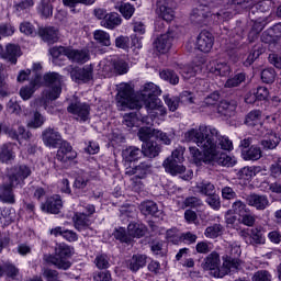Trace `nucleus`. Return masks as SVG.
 <instances>
[{
	"label": "nucleus",
	"mask_w": 281,
	"mask_h": 281,
	"mask_svg": "<svg viewBox=\"0 0 281 281\" xmlns=\"http://www.w3.org/2000/svg\"><path fill=\"white\" fill-rule=\"evenodd\" d=\"M15 29L12 24L10 23H1L0 24V41L1 36H12L14 34Z\"/></svg>",
	"instance_id": "obj_60"
},
{
	"label": "nucleus",
	"mask_w": 281,
	"mask_h": 281,
	"mask_svg": "<svg viewBox=\"0 0 281 281\" xmlns=\"http://www.w3.org/2000/svg\"><path fill=\"white\" fill-rule=\"evenodd\" d=\"M156 14L159 16V19H162V21H167V23L175 20V10L168 7L166 2L157 3Z\"/></svg>",
	"instance_id": "obj_22"
},
{
	"label": "nucleus",
	"mask_w": 281,
	"mask_h": 281,
	"mask_svg": "<svg viewBox=\"0 0 281 281\" xmlns=\"http://www.w3.org/2000/svg\"><path fill=\"white\" fill-rule=\"evenodd\" d=\"M139 210L142 214H144L145 216H148L150 214L155 215L157 212H159V209L157 207V203H155L154 201H146L140 203Z\"/></svg>",
	"instance_id": "obj_40"
},
{
	"label": "nucleus",
	"mask_w": 281,
	"mask_h": 281,
	"mask_svg": "<svg viewBox=\"0 0 281 281\" xmlns=\"http://www.w3.org/2000/svg\"><path fill=\"white\" fill-rule=\"evenodd\" d=\"M120 12L124 16V19H131L133 14H135V7L131 3H123L120 7Z\"/></svg>",
	"instance_id": "obj_58"
},
{
	"label": "nucleus",
	"mask_w": 281,
	"mask_h": 281,
	"mask_svg": "<svg viewBox=\"0 0 281 281\" xmlns=\"http://www.w3.org/2000/svg\"><path fill=\"white\" fill-rule=\"evenodd\" d=\"M150 168H153L150 162L143 161L134 168L132 167L127 168L126 175H128L130 177H133L134 175L136 179H146V177L150 175Z\"/></svg>",
	"instance_id": "obj_17"
},
{
	"label": "nucleus",
	"mask_w": 281,
	"mask_h": 281,
	"mask_svg": "<svg viewBox=\"0 0 281 281\" xmlns=\"http://www.w3.org/2000/svg\"><path fill=\"white\" fill-rule=\"evenodd\" d=\"M267 243V239L265 238V235L262 234L261 228H251L250 231V245H265Z\"/></svg>",
	"instance_id": "obj_39"
},
{
	"label": "nucleus",
	"mask_w": 281,
	"mask_h": 281,
	"mask_svg": "<svg viewBox=\"0 0 281 281\" xmlns=\"http://www.w3.org/2000/svg\"><path fill=\"white\" fill-rule=\"evenodd\" d=\"M210 16H212L213 21L216 23H223V21L232 19V12L221 10L216 13H212L210 7L206 4H199L191 12V21H193V23H198L199 25L205 23V19H209Z\"/></svg>",
	"instance_id": "obj_4"
},
{
	"label": "nucleus",
	"mask_w": 281,
	"mask_h": 281,
	"mask_svg": "<svg viewBox=\"0 0 281 281\" xmlns=\"http://www.w3.org/2000/svg\"><path fill=\"white\" fill-rule=\"evenodd\" d=\"M223 234V225L214 224L212 226L206 227L204 232V236L206 238H218Z\"/></svg>",
	"instance_id": "obj_47"
},
{
	"label": "nucleus",
	"mask_w": 281,
	"mask_h": 281,
	"mask_svg": "<svg viewBox=\"0 0 281 281\" xmlns=\"http://www.w3.org/2000/svg\"><path fill=\"white\" fill-rule=\"evenodd\" d=\"M14 151L12 150V144H3L0 147V161L2 164H10L14 160Z\"/></svg>",
	"instance_id": "obj_33"
},
{
	"label": "nucleus",
	"mask_w": 281,
	"mask_h": 281,
	"mask_svg": "<svg viewBox=\"0 0 281 281\" xmlns=\"http://www.w3.org/2000/svg\"><path fill=\"white\" fill-rule=\"evenodd\" d=\"M199 71H201V66L188 65L181 68L180 74L184 80H190V78H194Z\"/></svg>",
	"instance_id": "obj_38"
},
{
	"label": "nucleus",
	"mask_w": 281,
	"mask_h": 281,
	"mask_svg": "<svg viewBox=\"0 0 281 281\" xmlns=\"http://www.w3.org/2000/svg\"><path fill=\"white\" fill-rule=\"evenodd\" d=\"M91 108L87 103H79L72 106V115L78 122H87Z\"/></svg>",
	"instance_id": "obj_24"
},
{
	"label": "nucleus",
	"mask_w": 281,
	"mask_h": 281,
	"mask_svg": "<svg viewBox=\"0 0 281 281\" xmlns=\"http://www.w3.org/2000/svg\"><path fill=\"white\" fill-rule=\"evenodd\" d=\"M88 183H89V175H87V172L80 170L75 175L74 188H77L78 190H82L87 188Z\"/></svg>",
	"instance_id": "obj_36"
},
{
	"label": "nucleus",
	"mask_w": 281,
	"mask_h": 281,
	"mask_svg": "<svg viewBox=\"0 0 281 281\" xmlns=\"http://www.w3.org/2000/svg\"><path fill=\"white\" fill-rule=\"evenodd\" d=\"M90 58L89 50H72L71 60L72 63H78L79 65H85Z\"/></svg>",
	"instance_id": "obj_44"
},
{
	"label": "nucleus",
	"mask_w": 281,
	"mask_h": 281,
	"mask_svg": "<svg viewBox=\"0 0 281 281\" xmlns=\"http://www.w3.org/2000/svg\"><path fill=\"white\" fill-rule=\"evenodd\" d=\"M43 276L46 281H59L58 280V271L52 270L49 268L44 269Z\"/></svg>",
	"instance_id": "obj_63"
},
{
	"label": "nucleus",
	"mask_w": 281,
	"mask_h": 281,
	"mask_svg": "<svg viewBox=\"0 0 281 281\" xmlns=\"http://www.w3.org/2000/svg\"><path fill=\"white\" fill-rule=\"evenodd\" d=\"M38 34L44 43H48V45L58 42V30H56V27L46 26L44 29H40Z\"/></svg>",
	"instance_id": "obj_23"
},
{
	"label": "nucleus",
	"mask_w": 281,
	"mask_h": 281,
	"mask_svg": "<svg viewBox=\"0 0 281 281\" xmlns=\"http://www.w3.org/2000/svg\"><path fill=\"white\" fill-rule=\"evenodd\" d=\"M157 133V130L153 127H140L138 130V139L140 142H145V144H148L149 139H153Z\"/></svg>",
	"instance_id": "obj_42"
},
{
	"label": "nucleus",
	"mask_w": 281,
	"mask_h": 281,
	"mask_svg": "<svg viewBox=\"0 0 281 281\" xmlns=\"http://www.w3.org/2000/svg\"><path fill=\"white\" fill-rule=\"evenodd\" d=\"M69 254H71V248L65 244H61L55 249V256L49 255L46 257V262L55 265V267L58 269L67 270L70 267L69 261H67Z\"/></svg>",
	"instance_id": "obj_8"
},
{
	"label": "nucleus",
	"mask_w": 281,
	"mask_h": 281,
	"mask_svg": "<svg viewBox=\"0 0 281 281\" xmlns=\"http://www.w3.org/2000/svg\"><path fill=\"white\" fill-rule=\"evenodd\" d=\"M161 90L150 82L143 86L139 93L128 83H122L119 88L117 104L121 109H142L145 105L151 117H164L167 113L161 99Z\"/></svg>",
	"instance_id": "obj_2"
},
{
	"label": "nucleus",
	"mask_w": 281,
	"mask_h": 281,
	"mask_svg": "<svg viewBox=\"0 0 281 281\" xmlns=\"http://www.w3.org/2000/svg\"><path fill=\"white\" fill-rule=\"evenodd\" d=\"M102 27L106 30H115L119 25H122V18L116 12L109 13L104 20L101 21Z\"/></svg>",
	"instance_id": "obj_27"
},
{
	"label": "nucleus",
	"mask_w": 281,
	"mask_h": 281,
	"mask_svg": "<svg viewBox=\"0 0 281 281\" xmlns=\"http://www.w3.org/2000/svg\"><path fill=\"white\" fill-rule=\"evenodd\" d=\"M195 47L200 52L207 54V52H211L212 47H214V35H212L210 31H202L198 35Z\"/></svg>",
	"instance_id": "obj_11"
},
{
	"label": "nucleus",
	"mask_w": 281,
	"mask_h": 281,
	"mask_svg": "<svg viewBox=\"0 0 281 281\" xmlns=\"http://www.w3.org/2000/svg\"><path fill=\"white\" fill-rule=\"evenodd\" d=\"M93 38L99 43V45H102L103 47H110L111 45V35L106 33V31L103 30H97L93 33Z\"/></svg>",
	"instance_id": "obj_35"
},
{
	"label": "nucleus",
	"mask_w": 281,
	"mask_h": 281,
	"mask_svg": "<svg viewBox=\"0 0 281 281\" xmlns=\"http://www.w3.org/2000/svg\"><path fill=\"white\" fill-rule=\"evenodd\" d=\"M245 74L239 72L237 75H235L234 77H231L226 80L224 87L226 89H234V87H240V85H243V82H245Z\"/></svg>",
	"instance_id": "obj_43"
},
{
	"label": "nucleus",
	"mask_w": 281,
	"mask_h": 281,
	"mask_svg": "<svg viewBox=\"0 0 281 281\" xmlns=\"http://www.w3.org/2000/svg\"><path fill=\"white\" fill-rule=\"evenodd\" d=\"M252 281H271V274L267 270H259L252 276Z\"/></svg>",
	"instance_id": "obj_62"
},
{
	"label": "nucleus",
	"mask_w": 281,
	"mask_h": 281,
	"mask_svg": "<svg viewBox=\"0 0 281 281\" xmlns=\"http://www.w3.org/2000/svg\"><path fill=\"white\" fill-rule=\"evenodd\" d=\"M261 80L267 85H271L276 80V70L273 68L263 69L261 71Z\"/></svg>",
	"instance_id": "obj_57"
},
{
	"label": "nucleus",
	"mask_w": 281,
	"mask_h": 281,
	"mask_svg": "<svg viewBox=\"0 0 281 281\" xmlns=\"http://www.w3.org/2000/svg\"><path fill=\"white\" fill-rule=\"evenodd\" d=\"M223 260L222 271L226 272V276L229 271H236L240 267V260L236 257H224Z\"/></svg>",
	"instance_id": "obj_34"
},
{
	"label": "nucleus",
	"mask_w": 281,
	"mask_h": 281,
	"mask_svg": "<svg viewBox=\"0 0 281 281\" xmlns=\"http://www.w3.org/2000/svg\"><path fill=\"white\" fill-rule=\"evenodd\" d=\"M206 69L210 74L214 76H229L232 74V67L225 61L212 60L207 64Z\"/></svg>",
	"instance_id": "obj_13"
},
{
	"label": "nucleus",
	"mask_w": 281,
	"mask_h": 281,
	"mask_svg": "<svg viewBox=\"0 0 281 281\" xmlns=\"http://www.w3.org/2000/svg\"><path fill=\"white\" fill-rule=\"evenodd\" d=\"M94 281H111V272L109 271H99L93 273Z\"/></svg>",
	"instance_id": "obj_64"
},
{
	"label": "nucleus",
	"mask_w": 281,
	"mask_h": 281,
	"mask_svg": "<svg viewBox=\"0 0 281 281\" xmlns=\"http://www.w3.org/2000/svg\"><path fill=\"white\" fill-rule=\"evenodd\" d=\"M45 124V116L40 112H34L33 116L27 123L29 128H41Z\"/></svg>",
	"instance_id": "obj_48"
},
{
	"label": "nucleus",
	"mask_w": 281,
	"mask_h": 281,
	"mask_svg": "<svg viewBox=\"0 0 281 281\" xmlns=\"http://www.w3.org/2000/svg\"><path fill=\"white\" fill-rule=\"evenodd\" d=\"M269 173L272 179H281V159L279 158L269 167Z\"/></svg>",
	"instance_id": "obj_53"
},
{
	"label": "nucleus",
	"mask_w": 281,
	"mask_h": 281,
	"mask_svg": "<svg viewBox=\"0 0 281 281\" xmlns=\"http://www.w3.org/2000/svg\"><path fill=\"white\" fill-rule=\"evenodd\" d=\"M172 41H175V33L170 31L160 35L155 42L157 52L160 54H168L170 47H172Z\"/></svg>",
	"instance_id": "obj_14"
},
{
	"label": "nucleus",
	"mask_w": 281,
	"mask_h": 281,
	"mask_svg": "<svg viewBox=\"0 0 281 281\" xmlns=\"http://www.w3.org/2000/svg\"><path fill=\"white\" fill-rule=\"evenodd\" d=\"M262 157V149L258 146H251L248 150L244 151V159L248 161H258Z\"/></svg>",
	"instance_id": "obj_41"
},
{
	"label": "nucleus",
	"mask_w": 281,
	"mask_h": 281,
	"mask_svg": "<svg viewBox=\"0 0 281 281\" xmlns=\"http://www.w3.org/2000/svg\"><path fill=\"white\" fill-rule=\"evenodd\" d=\"M165 104H167L169 111H177L179 109V98L165 95Z\"/></svg>",
	"instance_id": "obj_61"
},
{
	"label": "nucleus",
	"mask_w": 281,
	"mask_h": 281,
	"mask_svg": "<svg viewBox=\"0 0 281 281\" xmlns=\"http://www.w3.org/2000/svg\"><path fill=\"white\" fill-rule=\"evenodd\" d=\"M137 122H139V119H137V114L136 113H130V114H125L123 116V124H125V126H127V128H133V126H135L137 124Z\"/></svg>",
	"instance_id": "obj_59"
},
{
	"label": "nucleus",
	"mask_w": 281,
	"mask_h": 281,
	"mask_svg": "<svg viewBox=\"0 0 281 281\" xmlns=\"http://www.w3.org/2000/svg\"><path fill=\"white\" fill-rule=\"evenodd\" d=\"M44 85L48 87V90L44 92L45 100H58L63 88L60 87V75L58 72H47L43 77Z\"/></svg>",
	"instance_id": "obj_6"
},
{
	"label": "nucleus",
	"mask_w": 281,
	"mask_h": 281,
	"mask_svg": "<svg viewBox=\"0 0 281 281\" xmlns=\"http://www.w3.org/2000/svg\"><path fill=\"white\" fill-rule=\"evenodd\" d=\"M41 80H43V78L41 75L36 74L34 79L31 80L27 86H24L20 89V97L22 100H30L32 95H34L36 89H38L42 85Z\"/></svg>",
	"instance_id": "obj_16"
},
{
	"label": "nucleus",
	"mask_w": 281,
	"mask_h": 281,
	"mask_svg": "<svg viewBox=\"0 0 281 281\" xmlns=\"http://www.w3.org/2000/svg\"><path fill=\"white\" fill-rule=\"evenodd\" d=\"M160 78H162V80H167L170 85H179V76L172 70H162L160 72Z\"/></svg>",
	"instance_id": "obj_51"
},
{
	"label": "nucleus",
	"mask_w": 281,
	"mask_h": 281,
	"mask_svg": "<svg viewBox=\"0 0 281 281\" xmlns=\"http://www.w3.org/2000/svg\"><path fill=\"white\" fill-rule=\"evenodd\" d=\"M72 79L78 85H85L93 80V67L85 66L83 68H77L72 70Z\"/></svg>",
	"instance_id": "obj_15"
},
{
	"label": "nucleus",
	"mask_w": 281,
	"mask_h": 281,
	"mask_svg": "<svg viewBox=\"0 0 281 281\" xmlns=\"http://www.w3.org/2000/svg\"><path fill=\"white\" fill-rule=\"evenodd\" d=\"M214 137L218 140L221 147H218ZM184 139L186 142H193L198 146L189 147L191 160L195 166H203V164L234 166L232 157L221 151V148L222 150H234V143L227 136H218L216 127L200 125L199 128H191L184 133Z\"/></svg>",
	"instance_id": "obj_1"
},
{
	"label": "nucleus",
	"mask_w": 281,
	"mask_h": 281,
	"mask_svg": "<svg viewBox=\"0 0 281 281\" xmlns=\"http://www.w3.org/2000/svg\"><path fill=\"white\" fill-rule=\"evenodd\" d=\"M183 161H186L183 151L175 149L171 156L164 160L162 167L165 168V171L168 172V175H171V177H177V175H183V172H186V166H183Z\"/></svg>",
	"instance_id": "obj_5"
},
{
	"label": "nucleus",
	"mask_w": 281,
	"mask_h": 281,
	"mask_svg": "<svg viewBox=\"0 0 281 281\" xmlns=\"http://www.w3.org/2000/svg\"><path fill=\"white\" fill-rule=\"evenodd\" d=\"M49 54L53 58L54 65H60L58 63V58L63 59L68 58V60H71V48L65 47V46H54L49 48Z\"/></svg>",
	"instance_id": "obj_19"
},
{
	"label": "nucleus",
	"mask_w": 281,
	"mask_h": 281,
	"mask_svg": "<svg viewBox=\"0 0 281 281\" xmlns=\"http://www.w3.org/2000/svg\"><path fill=\"white\" fill-rule=\"evenodd\" d=\"M281 36V24L274 25L272 29L265 31L261 35L262 43H276Z\"/></svg>",
	"instance_id": "obj_29"
},
{
	"label": "nucleus",
	"mask_w": 281,
	"mask_h": 281,
	"mask_svg": "<svg viewBox=\"0 0 281 281\" xmlns=\"http://www.w3.org/2000/svg\"><path fill=\"white\" fill-rule=\"evenodd\" d=\"M263 137L267 138L261 140V146L267 150H273V148H277L278 144H280V136L273 133V130H266Z\"/></svg>",
	"instance_id": "obj_21"
},
{
	"label": "nucleus",
	"mask_w": 281,
	"mask_h": 281,
	"mask_svg": "<svg viewBox=\"0 0 281 281\" xmlns=\"http://www.w3.org/2000/svg\"><path fill=\"white\" fill-rule=\"evenodd\" d=\"M122 157L128 164L132 161H139L144 157V150L136 146H130L122 151Z\"/></svg>",
	"instance_id": "obj_20"
},
{
	"label": "nucleus",
	"mask_w": 281,
	"mask_h": 281,
	"mask_svg": "<svg viewBox=\"0 0 281 281\" xmlns=\"http://www.w3.org/2000/svg\"><path fill=\"white\" fill-rule=\"evenodd\" d=\"M247 126H260L262 127V112L260 110L250 111L245 120Z\"/></svg>",
	"instance_id": "obj_31"
},
{
	"label": "nucleus",
	"mask_w": 281,
	"mask_h": 281,
	"mask_svg": "<svg viewBox=\"0 0 281 281\" xmlns=\"http://www.w3.org/2000/svg\"><path fill=\"white\" fill-rule=\"evenodd\" d=\"M41 210L47 214H60V210H63V200L60 199V195L48 198L45 203H42Z\"/></svg>",
	"instance_id": "obj_12"
},
{
	"label": "nucleus",
	"mask_w": 281,
	"mask_h": 281,
	"mask_svg": "<svg viewBox=\"0 0 281 281\" xmlns=\"http://www.w3.org/2000/svg\"><path fill=\"white\" fill-rule=\"evenodd\" d=\"M42 140L48 148H59L57 159L67 164L71 159V145L63 140V135L55 128L47 127L42 132Z\"/></svg>",
	"instance_id": "obj_3"
},
{
	"label": "nucleus",
	"mask_w": 281,
	"mask_h": 281,
	"mask_svg": "<svg viewBox=\"0 0 281 281\" xmlns=\"http://www.w3.org/2000/svg\"><path fill=\"white\" fill-rule=\"evenodd\" d=\"M112 67L114 74H117V76H124V74H128V64L124 61V59L115 60Z\"/></svg>",
	"instance_id": "obj_49"
},
{
	"label": "nucleus",
	"mask_w": 281,
	"mask_h": 281,
	"mask_svg": "<svg viewBox=\"0 0 281 281\" xmlns=\"http://www.w3.org/2000/svg\"><path fill=\"white\" fill-rule=\"evenodd\" d=\"M240 254L243 250H240V245L236 243L229 244L226 248V258H240Z\"/></svg>",
	"instance_id": "obj_52"
},
{
	"label": "nucleus",
	"mask_w": 281,
	"mask_h": 281,
	"mask_svg": "<svg viewBox=\"0 0 281 281\" xmlns=\"http://www.w3.org/2000/svg\"><path fill=\"white\" fill-rule=\"evenodd\" d=\"M159 150L160 149L157 143L150 142L143 145V155L145 157H149V159H154V157H157V155H159Z\"/></svg>",
	"instance_id": "obj_37"
},
{
	"label": "nucleus",
	"mask_w": 281,
	"mask_h": 281,
	"mask_svg": "<svg viewBox=\"0 0 281 281\" xmlns=\"http://www.w3.org/2000/svg\"><path fill=\"white\" fill-rule=\"evenodd\" d=\"M16 189H19V187L13 186L10 180L0 184V201L9 205H14V203H16L14 190Z\"/></svg>",
	"instance_id": "obj_10"
},
{
	"label": "nucleus",
	"mask_w": 281,
	"mask_h": 281,
	"mask_svg": "<svg viewBox=\"0 0 281 281\" xmlns=\"http://www.w3.org/2000/svg\"><path fill=\"white\" fill-rule=\"evenodd\" d=\"M29 177H32V167L22 164L12 167L7 179L8 181H11L12 186L21 189L25 186V179Z\"/></svg>",
	"instance_id": "obj_7"
},
{
	"label": "nucleus",
	"mask_w": 281,
	"mask_h": 281,
	"mask_svg": "<svg viewBox=\"0 0 281 281\" xmlns=\"http://www.w3.org/2000/svg\"><path fill=\"white\" fill-rule=\"evenodd\" d=\"M37 14L42 16V19H49L54 14V4H52V0H40L37 3Z\"/></svg>",
	"instance_id": "obj_28"
},
{
	"label": "nucleus",
	"mask_w": 281,
	"mask_h": 281,
	"mask_svg": "<svg viewBox=\"0 0 281 281\" xmlns=\"http://www.w3.org/2000/svg\"><path fill=\"white\" fill-rule=\"evenodd\" d=\"M247 204L250 205V207H255V210L263 211L269 207L270 202L267 195L250 194L247 198Z\"/></svg>",
	"instance_id": "obj_18"
},
{
	"label": "nucleus",
	"mask_w": 281,
	"mask_h": 281,
	"mask_svg": "<svg viewBox=\"0 0 281 281\" xmlns=\"http://www.w3.org/2000/svg\"><path fill=\"white\" fill-rule=\"evenodd\" d=\"M21 56V47L14 44L7 45L5 53L2 58L9 60L12 65H16L18 58Z\"/></svg>",
	"instance_id": "obj_25"
},
{
	"label": "nucleus",
	"mask_w": 281,
	"mask_h": 281,
	"mask_svg": "<svg viewBox=\"0 0 281 281\" xmlns=\"http://www.w3.org/2000/svg\"><path fill=\"white\" fill-rule=\"evenodd\" d=\"M233 214H238V216H243V214H247V204L245 202L237 200L232 204Z\"/></svg>",
	"instance_id": "obj_55"
},
{
	"label": "nucleus",
	"mask_w": 281,
	"mask_h": 281,
	"mask_svg": "<svg viewBox=\"0 0 281 281\" xmlns=\"http://www.w3.org/2000/svg\"><path fill=\"white\" fill-rule=\"evenodd\" d=\"M202 269H204V271H211L213 278H225V276H227V272H224L223 269H221V255L216 251H213L205 257L202 263Z\"/></svg>",
	"instance_id": "obj_9"
},
{
	"label": "nucleus",
	"mask_w": 281,
	"mask_h": 281,
	"mask_svg": "<svg viewBox=\"0 0 281 281\" xmlns=\"http://www.w3.org/2000/svg\"><path fill=\"white\" fill-rule=\"evenodd\" d=\"M75 227L80 232V229H85V227H89V215L85 213H76L75 214Z\"/></svg>",
	"instance_id": "obj_46"
},
{
	"label": "nucleus",
	"mask_w": 281,
	"mask_h": 281,
	"mask_svg": "<svg viewBox=\"0 0 281 281\" xmlns=\"http://www.w3.org/2000/svg\"><path fill=\"white\" fill-rule=\"evenodd\" d=\"M30 8H34V0H14V10L18 14L29 11Z\"/></svg>",
	"instance_id": "obj_45"
},
{
	"label": "nucleus",
	"mask_w": 281,
	"mask_h": 281,
	"mask_svg": "<svg viewBox=\"0 0 281 281\" xmlns=\"http://www.w3.org/2000/svg\"><path fill=\"white\" fill-rule=\"evenodd\" d=\"M166 238L169 243H173V245H179V243H181V235L177 228L168 229L166 233Z\"/></svg>",
	"instance_id": "obj_56"
},
{
	"label": "nucleus",
	"mask_w": 281,
	"mask_h": 281,
	"mask_svg": "<svg viewBox=\"0 0 281 281\" xmlns=\"http://www.w3.org/2000/svg\"><path fill=\"white\" fill-rule=\"evenodd\" d=\"M216 188L214 187V184L205 180L198 182L195 186V192H199V194H204V196H212Z\"/></svg>",
	"instance_id": "obj_32"
},
{
	"label": "nucleus",
	"mask_w": 281,
	"mask_h": 281,
	"mask_svg": "<svg viewBox=\"0 0 281 281\" xmlns=\"http://www.w3.org/2000/svg\"><path fill=\"white\" fill-rule=\"evenodd\" d=\"M256 167H244L239 170L238 177L239 179H245L246 181H249L252 177H256Z\"/></svg>",
	"instance_id": "obj_54"
},
{
	"label": "nucleus",
	"mask_w": 281,
	"mask_h": 281,
	"mask_svg": "<svg viewBox=\"0 0 281 281\" xmlns=\"http://www.w3.org/2000/svg\"><path fill=\"white\" fill-rule=\"evenodd\" d=\"M146 225L139 224V223H130L127 226V234L130 235V238H143V236H146Z\"/></svg>",
	"instance_id": "obj_26"
},
{
	"label": "nucleus",
	"mask_w": 281,
	"mask_h": 281,
	"mask_svg": "<svg viewBox=\"0 0 281 281\" xmlns=\"http://www.w3.org/2000/svg\"><path fill=\"white\" fill-rule=\"evenodd\" d=\"M146 255H133L128 262L130 271L136 273V271H139V269L146 267Z\"/></svg>",
	"instance_id": "obj_30"
},
{
	"label": "nucleus",
	"mask_w": 281,
	"mask_h": 281,
	"mask_svg": "<svg viewBox=\"0 0 281 281\" xmlns=\"http://www.w3.org/2000/svg\"><path fill=\"white\" fill-rule=\"evenodd\" d=\"M114 238L116 240H120L121 243H125L126 245H131L133 243V238L126 234V229L124 227L116 228L114 232Z\"/></svg>",
	"instance_id": "obj_50"
}]
</instances>
